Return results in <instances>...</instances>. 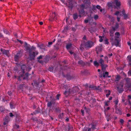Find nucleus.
Wrapping results in <instances>:
<instances>
[{
  "label": "nucleus",
  "instance_id": "1",
  "mask_svg": "<svg viewBox=\"0 0 131 131\" xmlns=\"http://www.w3.org/2000/svg\"><path fill=\"white\" fill-rule=\"evenodd\" d=\"M93 45L94 43L92 41H88L86 42L84 41H82L80 45V49L82 51L83 50L84 48H90L93 46Z\"/></svg>",
  "mask_w": 131,
  "mask_h": 131
},
{
  "label": "nucleus",
  "instance_id": "2",
  "mask_svg": "<svg viewBox=\"0 0 131 131\" xmlns=\"http://www.w3.org/2000/svg\"><path fill=\"white\" fill-rule=\"evenodd\" d=\"M63 89H66L65 92L64 93V94L67 96L70 94L72 93H75L77 91H78L79 89L77 87H74L72 88V90H71L69 88L68 86L67 85H64L63 87Z\"/></svg>",
  "mask_w": 131,
  "mask_h": 131
},
{
  "label": "nucleus",
  "instance_id": "3",
  "mask_svg": "<svg viewBox=\"0 0 131 131\" xmlns=\"http://www.w3.org/2000/svg\"><path fill=\"white\" fill-rule=\"evenodd\" d=\"M31 52H29V58L31 60H34L35 57L38 54L37 51L34 52L32 53Z\"/></svg>",
  "mask_w": 131,
  "mask_h": 131
},
{
  "label": "nucleus",
  "instance_id": "4",
  "mask_svg": "<svg viewBox=\"0 0 131 131\" xmlns=\"http://www.w3.org/2000/svg\"><path fill=\"white\" fill-rule=\"evenodd\" d=\"M111 42L112 45V46L114 45H115L116 46H117L119 44V42L118 39L116 38L114 41V38H111Z\"/></svg>",
  "mask_w": 131,
  "mask_h": 131
},
{
  "label": "nucleus",
  "instance_id": "5",
  "mask_svg": "<svg viewBox=\"0 0 131 131\" xmlns=\"http://www.w3.org/2000/svg\"><path fill=\"white\" fill-rule=\"evenodd\" d=\"M85 4H82L80 5V10H79V12L80 15H84V9L86 8Z\"/></svg>",
  "mask_w": 131,
  "mask_h": 131
},
{
  "label": "nucleus",
  "instance_id": "6",
  "mask_svg": "<svg viewBox=\"0 0 131 131\" xmlns=\"http://www.w3.org/2000/svg\"><path fill=\"white\" fill-rule=\"evenodd\" d=\"M26 68V66L25 65H24L21 66V69L22 70L23 73L18 77V80L20 81L21 80L20 78L23 76V74L25 73L24 70Z\"/></svg>",
  "mask_w": 131,
  "mask_h": 131
},
{
  "label": "nucleus",
  "instance_id": "7",
  "mask_svg": "<svg viewBox=\"0 0 131 131\" xmlns=\"http://www.w3.org/2000/svg\"><path fill=\"white\" fill-rule=\"evenodd\" d=\"M66 78L67 80H70L73 79L75 78V75H71L70 74H67L66 76Z\"/></svg>",
  "mask_w": 131,
  "mask_h": 131
},
{
  "label": "nucleus",
  "instance_id": "8",
  "mask_svg": "<svg viewBox=\"0 0 131 131\" xmlns=\"http://www.w3.org/2000/svg\"><path fill=\"white\" fill-rule=\"evenodd\" d=\"M20 51H19L15 56L14 59L16 61H17L20 57Z\"/></svg>",
  "mask_w": 131,
  "mask_h": 131
},
{
  "label": "nucleus",
  "instance_id": "9",
  "mask_svg": "<svg viewBox=\"0 0 131 131\" xmlns=\"http://www.w3.org/2000/svg\"><path fill=\"white\" fill-rule=\"evenodd\" d=\"M25 45L24 47L25 48L26 51L29 50V52H30L31 49H30V45L28 44L26 42H25Z\"/></svg>",
  "mask_w": 131,
  "mask_h": 131
},
{
  "label": "nucleus",
  "instance_id": "10",
  "mask_svg": "<svg viewBox=\"0 0 131 131\" xmlns=\"http://www.w3.org/2000/svg\"><path fill=\"white\" fill-rule=\"evenodd\" d=\"M1 51L4 54L8 56L9 53V51L8 50H5V49H3L2 48L1 49Z\"/></svg>",
  "mask_w": 131,
  "mask_h": 131
},
{
  "label": "nucleus",
  "instance_id": "11",
  "mask_svg": "<svg viewBox=\"0 0 131 131\" xmlns=\"http://www.w3.org/2000/svg\"><path fill=\"white\" fill-rule=\"evenodd\" d=\"M50 17L51 18L53 19H56L57 17V15L55 12H53L52 15Z\"/></svg>",
  "mask_w": 131,
  "mask_h": 131
},
{
  "label": "nucleus",
  "instance_id": "12",
  "mask_svg": "<svg viewBox=\"0 0 131 131\" xmlns=\"http://www.w3.org/2000/svg\"><path fill=\"white\" fill-rule=\"evenodd\" d=\"M81 74L83 75H86L89 74L88 71L85 70L81 71Z\"/></svg>",
  "mask_w": 131,
  "mask_h": 131
},
{
  "label": "nucleus",
  "instance_id": "13",
  "mask_svg": "<svg viewBox=\"0 0 131 131\" xmlns=\"http://www.w3.org/2000/svg\"><path fill=\"white\" fill-rule=\"evenodd\" d=\"M121 88H119V87H117V89H118V91L120 93H122L123 91V84H122L121 85Z\"/></svg>",
  "mask_w": 131,
  "mask_h": 131
},
{
  "label": "nucleus",
  "instance_id": "14",
  "mask_svg": "<svg viewBox=\"0 0 131 131\" xmlns=\"http://www.w3.org/2000/svg\"><path fill=\"white\" fill-rule=\"evenodd\" d=\"M88 29V31L91 33L96 31V28L92 27H91L90 28H89Z\"/></svg>",
  "mask_w": 131,
  "mask_h": 131
},
{
  "label": "nucleus",
  "instance_id": "15",
  "mask_svg": "<svg viewBox=\"0 0 131 131\" xmlns=\"http://www.w3.org/2000/svg\"><path fill=\"white\" fill-rule=\"evenodd\" d=\"M102 50V46H98L96 47V50L97 51V53L98 54V52L101 51Z\"/></svg>",
  "mask_w": 131,
  "mask_h": 131
},
{
  "label": "nucleus",
  "instance_id": "16",
  "mask_svg": "<svg viewBox=\"0 0 131 131\" xmlns=\"http://www.w3.org/2000/svg\"><path fill=\"white\" fill-rule=\"evenodd\" d=\"M106 117L107 118V121H108L109 120L111 119L112 118H113V116H112L111 114H108L106 116Z\"/></svg>",
  "mask_w": 131,
  "mask_h": 131
},
{
  "label": "nucleus",
  "instance_id": "17",
  "mask_svg": "<svg viewBox=\"0 0 131 131\" xmlns=\"http://www.w3.org/2000/svg\"><path fill=\"white\" fill-rule=\"evenodd\" d=\"M119 27V25L118 23H116L115 25V26H113L112 27V29H113V28L115 29V30L116 31L117 30V29Z\"/></svg>",
  "mask_w": 131,
  "mask_h": 131
},
{
  "label": "nucleus",
  "instance_id": "18",
  "mask_svg": "<svg viewBox=\"0 0 131 131\" xmlns=\"http://www.w3.org/2000/svg\"><path fill=\"white\" fill-rule=\"evenodd\" d=\"M115 2L117 6L119 7L121 5V3L118 1V0H115Z\"/></svg>",
  "mask_w": 131,
  "mask_h": 131
},
{
  "label": "nucleus",
  "instance_id": "19",
  "mask_svg": "<svg viewBox=\"0 0 131 131\" xmlns=\"http://www.w3.org/2000/svg\"><path fill=\"white\" fill-rule=\"evenodd\" d=\"M99 38H100L99 41L100 42H102L103 40L105 38V37L104 36H99Z\"/></svg>",
  "mask_w": 131,
  "mask_h": 131
},
{
  "label": "nucleus",
  "instance_id": "20",
  "mask_svg": "<svg viewBox=\"0 0 131 131\" xmlns=\"http://www.w3.org/2000/svg\"><path fill=\"white\" fill-rule=\"evenodd\" d=\"M102 67V70H104L107 67V66L106 64H103L101 66Z\"/></svg>",
  "mask_w": 131,
  "mask_h": 131
},
{
  "label": "nucleus",
  "instance_id": "21",
  "mask_svg": "<svg viewBox=\"0 0 131 131\" xmlns=\"http://www.w3.org/2000/svg\"><path fill=\"white\" fill-rule=\"evenodd\" d=\"M54 102H48L47 104V106L48 107H50L51 106L52 104H54Z\"/></svg>",
  "mask_w": 131,
  "mask_h": 131
},
{
  "label": "nucleus",
  "instance_id": "22",
  "mask_svg": "<svg viewBox=\"0 0 131 131\" xmlns=\"http://www.w3.org/2000/svg\"><path fill=\"white\" fill-rule=\"evenodd\" d=\"M78 63L79 64L82 66H84L85 64V63L82 60L79 61L78 62Z\"/></svg>",
  "mask_w": 131,
  "mask_h": 131
},
{
  "label": "nucleus",
  "instance_id": "23",
  "mask_svg": "<svg viewBox=\"0 0 131 131\" xmlns=\"http://www.w3.org/2000/svg\"><path fill=\"white\" fill-rule=\"evenodd\" d=\"M91 128L93 131V130L94 129H96V125L94 124H91Z\"/></svg>",
  "mask_w": 131,
  "mask_h": 131
},
{
  "label": "nucleus",
  "instance_id": "24",
  "mask_svg": "<svg viewBox=\"0 0 131 131\" xmlns=\"http://www.w3.org/2000/svg\"><path fill=\"white\" fill-rule=\"evenodd\" d=\"M93 63L94 65L97 67L99 65V63L96 61H94L93 62Z\"/></svg>",
  "mask_w": 131,
  "mask_h": 131
},
{
  "label": "nucleus",
  "instance_id": "25",
  "mask_svg": "<svg viewBox=\"0 0 131 131\" xmlns=\"http://www.w3.org/2000/svg\"><path fill=\"white\" fill-rule=\"evenodd\" d=\"M13 103L12 102H10V103L9 104H10V108L12 109L13 108H15V107L13 105Z\"/></svg>",
  "mask_w": 131,
  "mask_h": 131
},
{
  "label": "nucleus",
  "instance_id": "26",
  "mask_svg": "<svg viewBox=\"0 0 131 131\" xmlns=\"http://www.w3.org/2000/svg\"><path fill=\"white\" fill-rule=\"evenodd\" d=\"M99 63L101 64V66L104 64V61L102 59H100L99 60Z\"/></svg>",
  "mask_w": 131,
  "mask_h": 131
},
{
  "label": "nucleus",
  "instance_id": "27",
  "mask_svg": "<svg viewBox=\"0 0 131 131\" xmlns=\"http://www.w3.org/2000/svg\"><path fill=\"white\" fill-rule=\"evenodd\" d=\"M3 31L4 33L6 35H9L10 34L9 32L7 30L5 29H3Z\"/></svg>",
  "mask_w": 131,
  "mask_h": 131
},
{
  "label": "nucleus",
  "instance_id": "28",
  "mask_svg": "<svg viewBox=\"0 0 131 131\" xmlns=\"http://www.w3.org/2000/svg\"><path fill=\"white\" fill-rule=\"evenodd\" d=\"M115 38H119V36L120 35L119 34L118 32H116L115 33Z\"/></svg>",
  "mask_w": 131,
  "mask_h": 131
},
{
  "label": "nucleus",
  "instance_id": "29",
  "mask_svg": "<svg viewBox=\"0 0 131 131\" xmlns=\"http://www.w3.org/2000/svg\"><path fill=\"white\" fill-rule=\"evenodd\" d=\"M1 65L3 66H5V65L6 64V62H5L3 60H2L1 61Z\"/></svg>",
  "mask_w": 131,
  "mask_h": 131
},
{
  "label": "nucleus",
  "instance_id": "30",
  "mask_svg": "<svg viewBox=\"0 0 131 131\" xmlns=\"http://www.w3.org/2000/svg\"><path fill=\"white\" fill-rule=\"evenodd\" d=\"M108 75V72H106L105 73H103V77L105 78V77H107Z\"/></svg>",
  "mask_w": 131,
  "mask_h": 131
},
{
  "label": "nucleus",
  "instance_id": "31",
  "mask_svg": "<svg viewBox=\"0 0 131 131\" xmlns=\"http://www.w3.org/2000/svg\"><path fill=\"white\" fill-rule=\"evenodd\" d=\"M72 44L71 43H70L67 44L66 46V48L67 49H69L71 47Z\"/></svg>",
  "mask_w": 131,
  "mask_h": 131
},
{
  "label": "nucleus",
  "instance_id": "32",
  "mask_svg": "<svg viewBox=\"0 0 131 131\" xmlns=\"http://www.w3.org/2000/svg\"><path fill=\"white\" fill-rule=\"evenodd\" d=\"M38 47H39L40 49H42L44 48L45 46L43 44H41L40 45H38Z\"/></svg>",
  "mask_w": 131,
  "mask_h": 131
},
{
  "label": "nucleus",
  "instance_id": "33",
  "mask_svg": "<svg viewBox=\"0 0 131 131\" xmlns=\"http://www.w3.org/2000/svg\"><path fill=\"white\" fill-rule=\"evenodd\" d=\"M105 91H107L108 92V93L107 94H106V96L107 97H108L109 95L110 94V91L109 90H105Z\"/></svg>",
  "mask_w": 131,
  "mask_h": 131
},
{
  "label": "nucleus",
  "instance_id": "34",
  "mask_svg": "<svg viewBox=\"0 0 131 131\" xmlns=\"http://www.w3.org/2000/svg\"><path fill=\"white\" fill-rule=\"evenodd\" d=\"M73 19L75 20L78 17V15L77 13H75L73 15Z\"/></svg>",
  "mask_w": 131,
  "mask_h": 131
},
{
  "label": "nucleus",
  "instance_id": "35",
  "mask_svg": "<svg viewBox=\"0 0 131 131\" xmlns=\"http://www.w3.org/2000/svg\"><path fill=\"white\" fill-rule=\"evenodd\" d=\"M121 79L120 76L119 75H117L115 79V81H118L120 80Z\"/></svg>",
  "mask_w": 131,
  "mask_h": 131
},
{
  "label": "nucleus",
  "instance_id": "36",
  "mask_svg": "<svg viewBox=\"0 0 131 131\" xmlns=\"http://www.w3.org/2000/svg\"><path fill=\"white\" fill-rule=\"evenodd\" d=\"M96 102V100L95 99V98H92V99L90 100V102H92V103H94Z\"/></svg>",
  "mask_w": 131,
  "mask_h": 131
},
{
  "label": "nucleus",
  "instance_id": "37",
  "mask_svg": "<svg viewBox=\"0 0 131 131\" xmlns=\"http://www.w3.org/2000/svg\"><path fill=\"white\" fill-rule=\"evenodd\" d=\"M115 31L116 30H115V29L113 28V29L110 30V33L114 34Z\"/></svg>",
  "mask_w": 131,
  "mask_h": 131
},
{
  "label": "nucleus",
  "instance_id": "38",
  "mask_svg": "<svg viewBox=\"0 0 131 131\" xmlns=\"http://www.w3.org/2000/svg\"><path fill=\"white\" fill-rule=\"evenodd\" d=\"M127 58L128 59L129 61L130 62L129 63V64L130 65H131V56H129L127 57Z\"/></svg>",
  "mask_w": 131,
  "mask_h": 131
},
{
  "label": "nucleus",
  "instance_id": "39",
  "mask_svg": "<svg viewBox=\"0 0 131 131\" xmlns=\"http://www.w3.org/2000/svg\"><path fill=\"white\" fill-rule=\"evenodd\" d=\"M104 43L105 44H108L109 42L108 41V39L106 38L104 39Z\"/></svg>",
  "mask_w": 131,
  "mask_h": 131
},
{
  "label": "nucleus",
  "instance_id": "40",
  "mask_svg": "<svg viewBox=\"0 0 131 131\" xmlns=\"http://www.w3.org/2000/svg\"><path fill=\"white\" fill-rule=\"evenodd\" d=\"M63 116V113H62L61 114H60L58 115V117L60 119H62Z\"/></svg>",
  "mask_w": 131,
  "mask_h": 131
},
{
  "label": "nucleus",
  "instance_id": "41",
  "mask_svg": "<svg viewBox=\"0 0 131 131\" xmlns=\"http://www.w3.org/2000/svg\"><path fill=\"white\" fill-rule=\"evenodd\" d=\"M116 113L118 114H121V111L118 109H116Z\"/></svg>",
  "mask_w": 131,
  "mask_h": 131
},
{
  "label": "nucleus",
  "instance_id": "42",
  "mask_svg": "<svg viewBox=\"0 0 131 131\" xmlns=\"http://www.w3.org/2000/svg\"><path fill=\"white\" fill-rule=\"evenodd\" d=\"M89 87V88L93 89L94 90V89H95V86L93 85H90Z\"/></svg>",
  "mask_w": 131,
  "mask_h": 131
},
{
  "label": "nucleus",
  "instance_id": "43",
  "mask_svg": "<svg viewBox=\"0 0 131 131\" xmlns=\"http://www.w3.org/2000/svg\"><path fill=\"white\" fill-rule=\"evenodd\" d=\"M123 15H124V19H126L128 18V16L127 15L125 14Z\"/></svg>",
  "mask_w": 131,
  "mask_h": 131
},
{
  "label": "nucleus",
  "instance_id": "44",
  "mask_svg": "<svg viewBox=\"0 0 131 131\" xmlns=\"http://www.w3.org/2000/svg\"><path fill=\"white\" fill-rule=\"evenodd\" d=\"M125 80L127 83L129 84L130 82V79L129 78H127Z\"/></svg>",
  "mask_w": 131,
  "mask_h": 131
},
{
  "label": "nucleus",
  "instance_id": "45",
  "mask_svg": "<svg viewBox=\"0 0 131 131\" xmlns=\"http://www.w3.org/2000/svg\"><path fill=\"white\" fill-rule=\"evenodd\" d=\"M68 29V28L67 27H65L64 29L62 31V32L64 33L65 32H66Z\"/></svg>",
  "mask_w": 131,
  "mask_h": 131
},
{
  "label": "nucleus",
  "instance_id": "46",
  "mask_svg": "<svg viewBox=\"0 0 131 131\" xmlns=\"http://www.w3.org/2000/svg\"><path fill=\"white\" fill-rule=\"evenodd\" d=\"M54 68L53 67H50L49 70L50 72H53V71Z\"/></svg>",
  "mask_w": 131,
  "mask_h": 131
},
{
  "label": "nucleus",
  "instance_id": "47",
  "mask_svg": "<svg viewBox=\"0 0 131 131\" xmlns=\"http://www.w3.org/2000/svg\"><path fill=\"white\" fill-rule=\"evenodd\" d=\"M94 90H99L100 91H101V88H99V86L97 87L95 86V89H94Z\"/></svg>",
  "mask_w": 131,
  "mask_h": 131
},
{
  "label": "nucleus",
  "instance_id": "48",
  "mask_svg": "<svg viewBox=\"0 0 131 131\" xmlns=\"http://www.w3.org/2000/svg\"><path fill=\"white\" fill-rule=\"evenodd\" d=\"M108 6L109 7H112V4L111 2L108 3H107Z\"/></svg>",
  "mask_w": 131,
  "mask_h": 131
},
{
  "label": "nucleus",
  "instance_id": "49",
  "mask_svg": "<svg viewBox=\"0 0 131 131\" xmlns=\"http://www.w3.org/2000/svg\"><path fill=\"white\" fill-rule=\"evenodd\" d=\"M128 89L130 91H131V84H129L128 85Z\"/></svg>",
  "mask_w": 131,
  "mask_h": 131
},
{
  "label": "nucleus",
  "instance_id": "50",
  "mask_svg": "<svg viewBox=\"0 0 131 131\" xmlns=\"http://www.w3.org/2000/svg\"><path fill=\"white\" fill-rule=\"evenodd\" d=\"M98 18V16L97 15H95L94 16V18L95 19V20H96Z\"/></svg>",
  "mask_w": 131,
  "mask_h": 131
},
{
  "label": "nucleus",
  "instance_id": "51",
  "mask_svg": "<svg viewBox=\"0 0 131 131\" xmlns=\"http://www.w3.org/2000/svg\"><path fill=\"white\" fill-rule=\"evenodd\" d=\"M42 56L41 55L39 57H38L37 58V60H39L40 59H42Z\"/></svg>",
  "mask_w": 131,
  "mask_h": 131
},
{
  "label": "nucleus",
  "instance_id": "52",
  "mask_svg": "<svg viewBox=\"0 0 131 131\" xmlns=\"http://www.w3.org/2000/svg\"><path fill=\"white\" fill-rule=\"evenodd\" d=\"M35 49L36 48L33 46H32L31 48H30V49H31V52H32V50H35Z\"/></svg>",
  "mask_w": 131,
  "mask_h": 131
},
{
  "label": "nucleus",
  "instance_id": "53",
  "mask_svg": "<svg viewBox=\"0 0 131 131\" xmlns=\"http://www.w3.org/2000/svg\"><path fill=\"white\" fill-rule=\"evenodd\" d=\"M114 102L115 103V104L116 105H117L118 104V101L117 99L114 101Z\"/></svg>",
  "mask_w": 131,
  "mask_h": 131
},
{
  "label": "nucleus",
  "instance_id": "54",
  "mask_svg": "<svg viewBox=\"0 0 131 131\" xmlns=\"http://www.w3.org/2000/svg\"><path fill=\"white\" fill-rule=\"evenodd\" d=\"M23 85L22 84L20 85L19 86V89H22L23 87Z\"/></svg>",
  "mask_w": 131,
  "mask_h": 131
},
{
  "label": "nucleus",
  "instance_id": "55",
  "mask_svg": "<svg viewBox=\"0 0 131 131\" xmlns=\"http://www.w3.org/2000/svg\"><path fill=\"white\" fill-rule=\"evenodd\" d=\"M128 76H131V70H130L128 72Z\"/></svg>",
  "mask_w": 131,
  "mask_h": 131
},
{
  "label": "nucleus",
  "instance_id": "56",
  "mask_svg": "<svg viewBox=\"0 0 131 131\" xmlns=\"http://www.w3.org/2000/svg\"><path fill=\"white\" fill-rule=\"evenodd\" d=\"M84 1L85 3H86L87 4L89 3L90 2V0H84Z\"/></svg>",
  "mask_w": 131,
  "mask_h": 131
},
{
  "label": "nucleus",
  "instance_id": "57",
  "mask_svg": "<svg viewBox=\"0 0 131 131\" xmlns=\"http://www.w3.org/2000/svg\"><path fill=\"white\" fill-rule=\"evenodd\" d=\"M120 122L121 124H123L124 122V121L123 119H121L120 120Z\"/></svg>",
  "mask_w": 131,
  "mask_h": 131
},
{
  "label": "nucleus",
  "instance_id": "58",
  "mask_svg": "<svg viewBox=\"0 0 131 131\" xmlns=\"http://www.w3.org/2000/svg\"><path fill=\"white\" fill-rule=\"evenodd\" d=\"M101 6L99 5H97L96 6V8H97V9H100V8H101Z\"/></svg>",
  "mask_w": 131,
  "mask_h": 131
},
{
  "label": "nucleus",
  "instance_id": "59",
  "mask_svg": "<svg viewBox=\"0 0 131 131\" xmlns=\"http://www.w3.org/2000/svg\"><path fill=\"white\" fill-rule=\"evenodd\" d=\"M52 42H49L48 43V47H50L49 45H52Z\"/></svg>",
  "mask_w": 131,
  "mask_h": 131
},
{
  "label": "nucleus",
  "instance_id": "60",
  "mask_svg": "<svg viewBox=\"0 0 131 131\" xmlns=\"http://www.w3.org/2000/svg\"><path fill=\"white\" fill-rule=\"evenodd\" d=\"M119 13V11H117L114 15L117 16Z\"/></svg>",
  "mask_w": 131,
  "mask_h": 131
},
{
  "label": "nucleus",
  "instance_id": "61",
  "mask_svg": "<svg viewBox=\"0 0 131 131\" xmlns=\"http://www.w3.org/2000/svg\"><path fill=\"white\" fill-rule=\"evenodd\" d=\"M128 3L129 4V6L130 7V6L131 5V1L130 0H129L128 1Z\"/></svg>",
  "mask_w": 131,
  "mask_h": 131
},
{
  "label": "nucleus",
  "instance_id": "62",
  "mask_svg": "<svg viewBox=\"0 0 131 131\" xmlns=\"http://www.w3.org/2000/svg\"><path fill=\"white\" fill-rule=\"evenodd\" d=\"M104 58L107 61V62L108 60V58L107 57V56H105V57Z\"/></svg>",
  "mask_w": 131,
  "mask_h": 131
},
{
  "label": "nucleus",
  "instance_id": "63",
  "mask_svg": "<svg viewBox=\"0 0 131 131\" xmlns=\"http://www.w3.org/2000/svg\"><path fill=\"white\" fill-rule=\"evenodd\" d=\"M17 40L19 41L21 44H22L23 42L21 40H20L18 39H17Z\"/></svg>",
  "mask_w": 131,
  "mask_h": 131
},
{
  "label": "nucleus",
  "instance_id": "64",
  "mask_svg": "<svg viewBox=\"0 0 131 131\" xmlns=\"http://www.w3.org/2000/svg\"><path fill=\"white\" fill-rule=\"evenodd\" d=\"M77 29V28L75 27H72V30L73 31H75Z\"/></svg>",
  "mask_w": 131,
  "mask_h": 131
}]
</instances>
